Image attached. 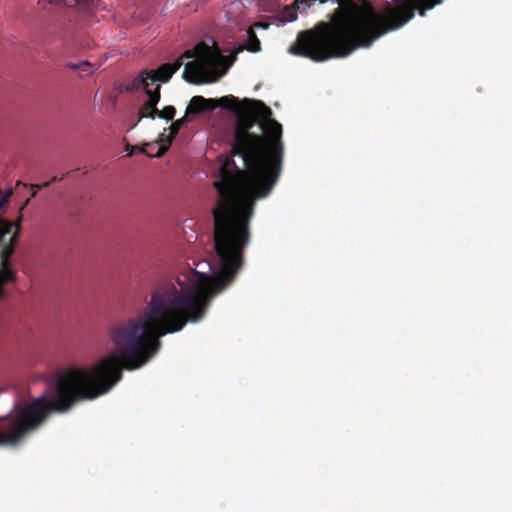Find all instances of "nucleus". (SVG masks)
<instances>
[{"label":"nucleus","instance_id":"1","mask_svg":"<svg viewBox=\"0 0 512 512\" xmlns=\"http://www.w3.org/2000/svg\"><path fill=\"white\" fill-rule=\"evenodd\" d=\"M237 116L230 155H220L213 186L218 194L212 211L214 249L239 257L251 241L250 221L258 199L277 183L284 147L282 125L262 101L244 98L229 109Z\"/></svg>","mask_w":512,"mask_h":512},{"label":"nucleus","instance_id":"2","mask_svg":"<svg viewBox=\"0 0 512 512\" xmlns=\"http://www.w3.org/2000/svg\"><path fill=\"white\" fill-rule=\"evenodd\" d=\"M339 3L341 8L336 9L331 23H321L298 34L289 48L291 54L314 62L346 57L357 48L369 47L381 35L401 27L414 16L412 5L379 14L371 5L359 8L351 0Z\"/></svg>","mask_w":512,"mask_h":512},{"label":"nucleus","instance_id":"3","mask_svg":"<svg viewBox=\"0 0 512 512\" xmlns=\"http://www.w3.org/2000/svg\"><path fill=\"white\" fill-rule=\"evenodd\" d=\"M184 59H192L185 64L182 75L188 83H214L226 73V69H219L222 56L205 42H200L192 50L185 51L174 63H164L156 70L148 71L146 79H150L152 85H156V82H168L183 65Z\"/></svg>","mask_w":512,"mask_h":512},{"label":"nucleus","instance_id":"4","mask_svg":"<svg viewBox=\"0 0 512 512\" xmlns=\"http://www.w3.org/2000/svg\"><path fill=\"white\" fill-rule=\"evenodd\" d=\"M238 103V98L233 95L223 96L219 99L204 98L203 96H193L186 108V115H198L202 112L213 111L217 107L230 109Z\"/></svg>","mask_w":512,"mask_h":512},{"label":"nucleus","instance_id":"5","mask_svg":"<svg viewBox=\"0 0 512 512\" xmlns=\"http://www.w3.org/2000/svg\"><path fill=\"white\" fill-rule=\"evenodd\" d=\"M190 121V117L186 114L182 118L173 121L171 126L169 127L170 133L168 135L161 134L160 142H150L149 146L157 148V152L151 153L150 155L156 156V158L162 157L169 149L172 141L179 133L180 129Z\"/></svg>","mask_w":512,"mask_h":512},{"label":"nucleus","instance_id":"6","mask_svg":"<svg viewBox=\"0 0 512 512\" xmlns=\"http://www.w3.org/2000/svg\"><path fill=\"white\" fill-rule=\"evenodd\" d=\"M160 85L156 84L153 90H147L148 100L142 105L139 110V120L142 118L155 119L158 108L157 104L160 101Z\"/></svg>","mask_w":512,"mask_h":512},{"label":"nucleus","instance_id":"7","mask_svg":"<svg viewBox=\"0 0 512 512\" xmlns=\"http://www.w3.org/2000/svg\"><path fill=\"white\" fill-rule=\"evenodd\" d=\"M146 76H148V71H141L136 78H134L130 83L126 85V91L136 92L140 89H144L145 93L147 94V90H152L150 88L152 84L150 82V79H146Z\"/></svg>","mask_w":512,"mask_h":512},{"label":"nucleus","instance_id":"8","mask_svg":"<svg viewBox=\"0 0 512 512\" xmlns=\"http://www.w3.org/2000/svg\"><path fill=\"white\" fill-rule=\"evenodd\" d=\"M247 37H248V42L246 45V49L251 52H259L261 50V43H260V40L258 39L253 27H250L247 30Z\"/></svg>","mask_w":512,"mask_h":512},{"label":"nucleus","instance_id":"9","mask_svg":"<svg viewBox=\"0 0 512 512\" xmlns=\"http://www.w3.org/2000/svg\"><path fill=\"white\" fill-rule=\"evenodd\" d=\"M176 114V109L174 106H166L162 110L158 109V113L156 117H159L161 119H165L167 121L173 120Z\"/></svg>","mask_w":512,"mask_h":512},{"label":"nucleus","instance_id":"10","mask_svg":"<svg viewBox=\"0 0 512 512\" xmlns=\"http://www.w3.org/2000/svg\"><path fill=\"white\" fill-rule=\"evenodd\" d=\"M90 63L88 61H82L80 63H71V64H68V67L71 69V70H79V71H82V72H85V73H90L89 71V67H90Z\"/></svg>","mask_w":512,"mask_h":512},{"label":"nucleus","instance_id":"11","mask_svg":"<svg viewBox=\"0 0 512 512\" xmlns=\"http://www.w3.org/2000/svg\"><path fill=\"white\" fill-rule=\"evenodd\" d=\"M420 1L424 5V9L420 10V15L421 16L425 15V10L426 9H432L434 6H436V5L441 3V0H420Z\"/></svg>","mask_w":512,"mask_h":512},{"label":"nucleus","instance_id":"12","mask_svg":"<svg viewBox=\"0 0 512 512\" xmlns=\"http://www.w3.org/2000/svg\"><path fill=\"white\" fill-rule=\"evenodd\" d=\"M150 143H145L141 148L140 152L146 154L149 157H154L153 155H150L151 153H156L157 148L149 146Z\"/></svg>","mask_w":512,"mask_h":512},{"label":"nucleus","instance_id":"13","mask_svg":"<svg viewBox=\"0 0 512 512\" xmlns=\"http://www.w3.org/2000/svg\"><path fill=\"white\" fill-rule=\"evenodd\" d=\"M140 148H141V147H138V146H130V145H127L126 150L128 151V156L133 155L135 151H140Z\"/></svg>","mask_w":512,"mask_h":512},{"label":"nucleus","instance_id":"14","mask_svg":"<svg viewBox=\"0 0 512 512\" xmlns=\"http://www.w3.org/2000/svg\"><path fill=\"white\" fill-rule=\"evenodd\" d=\"M193 264H194L196 267H198V266H207V267L209 268V270H212V269H213V268H212V265H211L209 262H207V261H201V262H199V263H197V264H195V262H193Z\"/></svg>","mask_w":512,"mask_h":512},{"label":"nucleus","instance_id":"15","mask_svg":"<svg viewBox=\"0 0 512 512\" xmlns=\"http://www.w3.org/2000/svg\"><path fill=\"white\" fill-rule=\"evenodd\" d=\"M254 26H256V27H263V28H267L268 27L267 25H263L261 23H256Z\"/></svg>","mask_w":512,"mask_h":512},{"label":"nucleus","instance_id":"16","mask_svg":"<svg viewBox=\"0 0 512 512\" xmlns=\"http://www.w3.org/2000/svg\"><path fill=\"white\" fill-rule=\"evenodd\" d=\"M300 0H296V2L298 3Z\"/></svg>","mask_w":512,"mask_h":512}]
</instances>
